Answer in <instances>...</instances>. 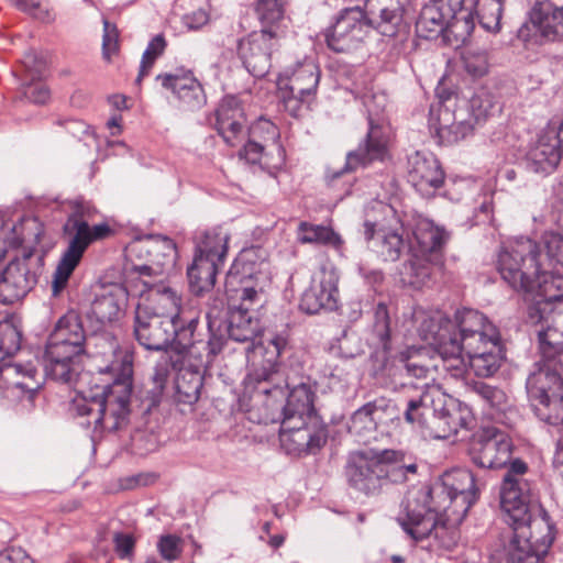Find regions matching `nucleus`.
I'll return each mask as SVG.
<instances>
[{
  "instance_id": "864d4df0",
  "label": "nucleus",
  "mask_w": 563,
  "mask_h": 563,
  "mask_svg": "<svg viewBox=\"0 0 563 563\" xmlns=\"http://www.w3.org/2000/svg\"><path fill=\"white\" fill-rule=\"evenodd\" d=\"M446 20L437 11L430 2L426 4L416 23V30L419 36L430 38L433 35L445 31Z\"/></svg>"
},
{
  "instance_id": "0eeeda50",
  "label": "nucleus",
  "mask_w": 563,
  "mask_h": 563,
  "mask_svg": "<svg viewBox=\"0 0 563 563\" xmlns=\"http://www.w3.org/2000/svg\"><path fill=\"white\" fill-rule=\"evenodd\" d=\"M420 320L418 325L419 336L429 342L444 357V369L456 380L465 379L467 374V365L461 358L456 357L460 351V335L456 322V313L454 320H451L440 311L433 313L421 312L416 314Z\"/></svg>"
},
{
  "instance_id": "f8f14e48",
  "label": "nucleus",
  "mask_w": 563,
  "mask_h": 563,
  "mask_svg": "<svg viewBox=\"0 0 563 563\" xmlns=\"http://www.w3.org/2000/svg\"><path fill=\"white\" fill-rule=\"evenodd\" d=\"M517 38L527 49L563 43V4L558 5L551 0L537 1L529 12L528 22L518 29Z\"/></svg>"
},
{
  "instance_id": "e433bc0d",
  "label": "nucleus",
  "mask_w": 563,
  "mask_h": 563,
  "mask_svg": "<svg viewBox=\"0 0 563 563\" xmlns=\"http://www.w3.org/2000/svg\"><path fill=\"white\" fill-rule=\"evenodd\" d=\"M288 0H256L255 13L261 29L286 36L290 22L286 14Z\"/></svg>"
},
{
  "instance_id": "20e7f679",
  "label": "nucleus",
  "mask_w": 563,
  "mask_h": 563,
  "mask_svg": "<svg viewBox=\"0 0 563 563\" xmlns=\"http://www.w3.org/2000/svg\"><path fill=\"white\" fill-rule=\"evenodd\" d=\"M527 472L528 465L522 460L511 464L501 486L500 507L505 522L515 532V541H520L530 555L537 556L539 563L553 543L554 526L545 514L536 517L530 515L529 487L521 479Z\"/></svg>"
},
{
  "instance_id": "c85d7f7f",
  "label": "nucleus",
  "mask_w": 563,
  "mask_h": 563,
  "mask_svg": "<svg viewBox=\"0 0 563 563\" xmlns=\"http://www.w3.org/2000/svg\"><path fill=\"white\" fill-rule=\"evenodd\" d=\"M445 400V395L434 387H421L412 389L406 399L404 418L410 424H419L427 429L428 421Z\"/></svg>"
},
{
  "instance_id": "ea45409f",
  "label": "nucleus",
  "mask_w": 563,
  "mask_h": 563,
  "mask_svg": "<svg viewBox=\"0 0 563 563\" xmlns=\"http://www.w3.org/2000/svg\"><path fill=\"white\" fill-rule=\"evenodd\" d=\"M37 375V369L32 363L20 364L3 361L0 365L1 382L31 394L41 386L40 380L36 379Z\"/></svg>"
},
{
  "instance_id": "72a5a7b5",
  "label": "nucleus",
  "mask_w": 563,
  "mask_h": 563,
  "mask_svg": "<svg viewBox=\"0 0 563 563\" xmlns=\"http://www.w3.org/2000/svg\"><path fill=\"white\" fill-rule=\"evenodd\" d=\"M126 301L125 289L114 286L95 298L91 303V314L101 323L117 321L123 316Z\"/></svg>"
},
{
  "instance_id": "7ed1b4c3",
  "label": "nucleus",
  "mask_w": 563,
  "mask_h": 563,
  "mask_svg": "<svg viewBox=\"0 0 563 563\" xmlns=\"http://www.w3.org/2000/svg\"><path fill=\"white\" fill-rule=\"evenodd\" d=\"M540 245L531 239H518L501 247L496 267L501 278L541 313L560 310L563 302V277L553 275L541 258Z\"/></svg>"
},
{
  "instance_id": "052dcab7",
  "label": "nucleus",
  "mask_w": 563,
  "mask_h": 563,
  "mask_svg": "<svg viewBox=\"0 0 563 563\" xmlns=\"http://www.w3.org/2000/svg\"><path fill=\"white\" fill-rule=\"evenodd\" d=\"M280 101L284 110L294 118H299L309 109L313 97L301 96L300 93H294L289 88L279 85Z\"/></svg>"
},
{
  "instance_id": "bb28decb",
  "label": "nucleus",
  "mask_w": 563,
  "mask_h": 563,
  "mask_svg": "<svg viewBox=\"0 0 563 563\" xmlns=\"http://www.w3.org/2000/svg\"><path fill=\"white\" fill-rule=\"evenodd\" d=\"M214 128L230 146H238L246 135V117L235 96H225L216 110Z\"/></svg>"
},
{
  "instance_id": "9d476101",
  "label": "nucleus",
  "mask_w": 563,
  "mask_h": 563,
  "mask_svg": "<svg viewBox=\"0 0 563 563\" xmlns=\"http://www.w3.org/2000/svg\"><path fill=\"white\" fill-rule=\"evenodd\" d=\"M466 516H457L455 511H435L431 505L415 509L407 506V517L400 521L405 532L415 541L433 536L440 545L451 550L460 539L459 526Z\"/></svg>"
},
{
  "instance_id": "c9c22d12",
  "label": "nucleus",
  "mask_w": 563,
  "mask_h": 563,
  "mask_svg": "<svg viewBox=\"0 0 563 563\" xmlns=\"http://www.w3.org/2000/svg\"><path fill=\"white\" fill-rule=\"evenodd\" d=\"M474 123L463 118L462 113L453 112L445 103L438 108L435 131L439 137L449 143L459 142L472 134Z\"/></svg>"
},
{
  "instance_id": "4be33fe9",
  "label": "nucleus",
  "mask_w": 563,
  "mask_h": 563,
  "mask_svg": "<svg viewBox=\"0 0 563 563\" xmlns=\"http://www.w3.org/2000/svg\"><path fill=\"white\" fill-rule=\"evenodd\" d=\"M542 328L538 332L541 355L539 371L553 372L563 358V316L560 310H549L541 317Z\"/></svg>"
},
{
  "instance_id": "680f3d73",
  "label": "nucleus",
  "mask_w": 563,
  "mask_h": 563,
  "mask_svg": "<svg viewBox=\"0 0 563 563\" xmlns=\"http://www.w3.org/2000/svg\"><path fill=\"white\" fill-rule=\"evenodd\" d=\"M166 45L167 44H166L165 37L162 34L156 35L148 43L146 49L144 51V53L142 55L139 75L135 80L137 85H141L142 79L150 74L155 60L161 55H163V53L166 48Z\"/></svg>"
},
{
  "instance_id": "5701e85b",
  "label": "nucleus",
  "mask_w": 563,
  "mask_h": 563,
  "mask_svg": "<svg viewBox=\"0 0 563 563\" xmlns=\"http://www.w3.org/2000/svg\"><path fill=\"white\" fill-rule=\"evenodd\" d=\"M338 280L334 269L322 266L303 292L300 308L309 314L318 313L322 309L334 310L339 298Z\"/></svg>"
},
{
  "instance_id": "a878e982",
  "label": "nucleus",
  "mask_w": 563,
  "mask_h": 563,
  "mask_svg": "<svg viewBox=\"0 0 563 563\" xmlns=\"http://www.w3.org/2000/svg\"><path fill=\"white\" fill-rule=\"evenodd\" d=\"M399 362L407 373L418 379H435L434 374H443V378H452L444 369V357L433 346H409L399 353Z\"/></svg>"
},
{
  "instance_id": "4d7b16f0",
  "label": "nucleus",
  "mask_w": 563,
  "mask_h": 563,
  "mask_svg": "<svg viewBox=\"0 0 563 563\" xmlns=\"http://www.w3.org/2000/svg\"><path fill=\"white\" fill-rule=\"evenodd\" d=\"M432 272L433 267L429 263L416 258L404 264L401 279L413 288H421L431 280Z\"/></svg>"
},
{
  "instance_id": "3c124183",
  "label": "nucleus",
  "mask_w": 563,
  "mask_h": 563,
  "mask_svg": "<svg viewBox=\"0 0 563 563\" xmlns=\"http://www.w3.org/2000/svg\"><path fill=\"white\" fill-rule=\"evenodd\" d=\"M175 386L178 401L190 405L200 397L202 377L198 371L180 369Z\"/></svg>"
},
{
  "instance_id": "cd10ccee",
  "label": "nucleus",
  "mask_w": 563,
  "mask_h": 563,
  "mask_svg": "<svg viewBox=\"0 0 563 563\" xmlns=\"http://www.w3.org/2000/svg\"><path fill=\"white\" fill-rule=\"evenodd\" d=\"M27 258L11 261L0 278V299L4 303H13L23 297L36 284V275L31 273Z\"/></svg>"
},
{
  "instance_id": "6ab92c4d",
  "label": "nucleus",
  "mask_w": 563,
  "mask_h": 563,
  "mask_svg": "<svg viewBox=\"0 0 563 563\" xmlns=\"http://www.w3.org/2000/svg\"><path fill=\"white\" fill-rule=\"evenodd\" d=\"M327 429L317 421L283 418L279 440L288 454L301 455L316 453L327 442Z\"/></svg>"
},
{
  "instance_id": "dca6fc26",
  "label": "nucleus",
  "mask_w": 563,
  "mask_h": 563,
  "mask_svg": "<svg viewBox=\"0 0 563 563\" xmlns=\"http://www.w3.org/2000/svg\"><path fill=\"white\" fill-rule=\"evenodd\" d=\"M194 330L188 327H178L169 319H159L135 311L134 335L137 342L146 350H165L173 341L179 352L183 344H189Z\"/></svg>"
},
{
  "instance_id": "c756f323",
  "label": "nucleus",
  "mask_w": 563,
  "mask_h": 563,
  "mask_svg": "<svg viewBox=\"0 0 563 563\" xmlns=\"http://www.w3.org/2000/svg\"><path fill=\"white\" fill-rule=\"evenodd\" d=\"M368 27L385 36H394L402 21V9L398 0H366L365 10Z\"/></svg>"
},
{
  "instance_id": "423d86ee",
  "label": "nucleus",
  "mask_w": 563,
  "mask_h": 563,
  "mask_svg": "<svg viewBox=\"0 0 563 563\" xmlns=\"http://www.w3.org/2000/svg\"><path fill=\"white\" fill-rule=\"evenodd\" d=\"M87 209L85 206L78 205L63 225V233L69 236V242L53 274L52 292L54 296H58L67 287L70 276L80 264L88 246L93 242L109 239L115 233V230L107 222L90 227L85 219Z\"/></svg>"
},
{
  "instance_id": "1a4fd4ad",
  "label": "nucleus",
  "mask_w": 563,
  "mask_h": 563,
  "mask_svg": "<svg viewBox=\"0 0 563 563\" xmlns=\"http://www.w3.org/2000/svg\"><path fill=\"white\" fill-rule=\"evenodd\" d=\"M137 292L140 301L136 311L139 313L169 319L174 324L188 327L194 331L197 329L200 311L191 306H181V297L172 287L142 279Z\"/></svg>"
},
{
  "instance_id": "e2e57ef3",
  "label": "nucleus",
  "mask_w": 563,
  "mask_h": 563,
  "mask_svg": "<svg viewBox=\"0 0 563 563\" xmlns=\"http://www.w3.org/2000/svg\"><path fill=\"white\" fill-rule=\"evenodd\" d=\"M152 235L131 241L125 250V258L132 265V271L137 273V265L150 264Z\"/></svg>"
},
{
  "instance_id": "9b49d317",
  "label": "nucleus",
  "mask_w": 563,
  "mask_h": 563,
  "mask_svg": "<svg viewBox=\"0 0 563 563\" xmlns=\"http://www.w3.org/2000/svg\"><path fill=\"white\" fill-rule=\"evenodd\" d=\"M404 459V452L396 450H383L372 456L357 454L346 466L349 485L365 496H377L390 475L389 465Z\"/></svg>"
},
{
  "instance_id": "49530a36",
  "label": "nucleus",
  "mask_w": 563,
  "mask_h": 563,
  "mask_svg": "<svg viewBox=\"0 0 563 563\" xmlns=\"http://www.w3.org/2000/svg\"><path fill=\"white\" fill-rule=\"evenodd\" d=\"M413 236L422 253H435L441 251L449 240V233L428 219L417 221L413 229Z\"/></svg>"
},
{
  "instance_id": "5fc2aeb1",
  "label": "nucleus",
  "mask_w": 563,
  "mask_h": 563,
  "mask_svg": "<svg viewBox=\"0 0 563 563\" xmlns=\"http://www.w3.org/2000/svg\"><path fill=\"white\" fill-rule=\"evenodd\" d=\"M249 136L272 147L276 154H284L282 145L278 143L279 130L271 120L261 118L249 129Z\"/></svg>"
},
{
  "instance_id": "13d9d810",
  "label": "nucleus",
  "mask_w": 563,
  "mask_h": 563,
  "mask_svg": "<svg viewBox=\"0 0 563 563\" xmlns=\"http://www.w3.org/2000/svg\"><path fill=\"white\" fill-rule=\"evenodd\" d=\"M471 388L497 412H504L508 408V397L501 388L488 385L484 382H474Z\"/></svg>"
},
{
  "instance_id": "a211bd4d",
  "label": "nucleus",
  "mask_w": 563,
  "mask_h": 563,
  "mask_svg": "<svg viewBox=\"0 0 563 563\" xmlns=\"http://www.w3.org/2000/svg\"><path fill=\"white\" fill-rule=\"evenodd\" d=\"M285 35L260 29L242 38L238 54L243 65L254 77H264L271 69L272 57L282 47Z\"/></svg>"
},
{
  "instance_id": "338daca9",
  "label": "nucleus",
  "mask_w": 563,
  "mask_h": 563,
  "mask_svg": "<svg viewBox=\"0 0 563 563\" xmlns=\"http://www.w3.org/2000/svg\"><path fill=\"white\" fill-rule=\"evenodd\" d=\"M373 334L378 344L385 350L390 346V318L388 308L385 303H378L375 309V322L373 325Z\"/></svg>"
},
{
  "instance_id": "2eb2a0df",
  "label": "nucleus",
  "mask_w": 563,
  "mask_h": 563,
  "mask_svg": "<svg viewBox=\"0 0 563 563\" xmlns=\"http://www.w3.org/2000/svg\"><path fill=\"white\" fill-rule=\"evenodd\" d=\"M514 444L511 438L496 427H483L477 430L471 441L470 455L472 461L483 468H504L518 459L511 460Z\"/></svg>"
},
{
  "instance_id": "c03bdc74",
  "label": "nucleus",
  "mask_w": 563,
  "mask_h": 563,
  "mask_svg": "<svg viewBox=\"0 0 563 563\" xmlns=\"http://www.w3.org/2000/svg\"><path fill=\"white\" fill-rule=\"evenodd\" d=\"M314 390L310 384L300 383L294 386L283 408L284 418H299L311 420L314 413Z\"/></svg>"
},
{
  "instance_id": "f257e3e1",
  "label": "nucleus",
  "mask_w": 563,
  "mask_h": 563,
  "mask_svg": "<svg viewBox=\"0 0 563 563\" xmlns=\"http://www.w3.org/2000/svg\"><path fill=\"white\" fill-rule=\"evenodd\" d=\"M81 353L96 361L100 358L97 373L110 375L112 383L102 386L96 383L95 389H80L69 410L80 426L91 428L95 433L117 431L126 424L130 415L133 353L120 349L106 335L95 334L88 338L85 346L48 339L45 358L75 361Z\"/></svg>"
},
{
  "instance_id": "37998d69",
  "label": "nucleus",
  "mask_w": 563,
  "mask_h": 563,
  "mask_svg": "<svg viewBox=\"0 0 563 563\" xmlns=\"http://www.w3.org/2000/svg\"><path fill=\"white\" fill-rule=\"evenodd\" d=\"M45 374L49 379L76 385L77 394L80 395V389L90 390L93 387L87 389L86 384L92 383L93 378L90 373H79L78 366L75 361H63V360H47L45 358Z\"/></svg>"
},
{
  "instance_id": "f704fd0d",
  "label": "nucleus",
  "mask_w": 563,
  "mask_h": 563,
  "mask_svg": "<svg viewBox=\"0 0 563 563\" xmlns=\"http://www.w3.org/2000/svg\"><path fill=\"white\" fill-rule=\"evenodd\" d=\"M230 232L221 225L207 229L196 235V256L224 263Z\"/></svg>"
},
{
  "instance_id": "79ce46f5",
  "label": "nucleus",
  "mask_w": 563,
  "mask_h": 563,
  "mask_svg": "<svg viewBox=\"0 0 563 563\" xmlns=\"http://www.w3.org/2000/svg\"><path fill=\"white\" fill-rule=\"evenodd\" d=\"M221 265L223 263L195 255L192 264L187 269L191 292L199 296L211 290Z\"/></svg>"
},
{
  "instance_id": "bf43d9fd",
  "label": "nucleus",
  "mask_w": 563,
  "mask_h": 563,
  "mask_svg": "<svg viewBox=\"0 0 563 563\" xmlns=\"http://www.w3.org/2000/svg\"><path fill=\"white\" fill-rule=\"evenodd\" d=\"M374 420L376 429L379 427H397L400 423V416L397 406L388 399L378 398L373 401Z\"/></svg>"
},
{
  "instance_id": "a19ab883",
  "label": "nucleus",
  "mask_w": 563,
  "mask_h": 563,
  "mask_svg": "<svg viewBox=\"0 0 563 563\" xmlns=\"http://www.w3.org/2000/svg\"><path fill=\"white\" fill-rule=\"evenodd\" d=\"M562 151L563 146H561L559 140L545 126L536 145L529 152V157L538 166V169L548 172L559 164Z\"/></svg>"
},
{
  "instance_id": "4468645a",
  "label": "nucleus",
  "mask_w": 563,
  "mask_h": 563,
  "mask_svg": "<svg viewBox=\"0 0 563 563\" xmlns=\"http://www.w3.org/2000/svg\"><path fill=\"white\" fill-rule=\"evenodd\" d=\"M368 131L362 144L347 154L344 172H353L360 167H367L373 163H385L391 159V148L394 145V132L391 126L384 122H375L369 118ZM343 174L335 173L330 178V184Z\"/></svg>"
},
{
  "instance_id": "393cba45",
  "label": "nucleus",
  "mask_w": 563,
  "mask_h": 563,
  "mask_svg": "<svg viewBox=\"0 0 563 563\" xmlns=\"http://www.w3.org/2000/svg\"><path fill=\"white\" fill-rule=\"evenodd\" d=\"M444 172L432 155L416 152L408 158V181L424 197L432 196L444 184Z\"/></svg>"
},
{
  "instance_id": "774afa93",
  "label": "nucleus",
  "mask_w": 563,
  "mask_h": 563,
  "mask_svg": "<svg viewBox=\"0 0 563 563\" xmlns=\"http://www.w3.org/2000/svg\"><path fill=\"white\" fill-rule=\"evenodd\" d=\"M542 244L545 255L541 256L542 261L548 262L547 266L552 264L563 267V235L554 232H547L542 236Z\"/></svg>"
},
{
  "instance_id": "473e14b6",
  "label": "nucleus",
  "mask_w": 563,
  "mask_h": 563,
  "mask_svg": "<svg viewBox=\"0 0 563 563\" xmlns=\"http://www.w3.org/2000/svg\"><path fill=\"white\" fill-rule=\"evenodd\" d=\"M437 409L427 427L433 438L449 439L455 435L460 429L467 427V420L462 410L452 402L449 405L446 399Z\"/></svg>"
},
{
  "instance_id": "69168bd1",
  "label": "nucleus",
  "mask_w": 563,
  "mask_h": 563,
  "mask_svg": "<svg viewBox=\"0 0 563 563\" xmlns=\"http://www.w3.org/2000/svg\"><path fill=\"white\" fill-rule=\"evenodd\" d=\"M22 333L20 329L11 321L0 322V352L4 355H11L20 350Z\"/></svg>"
},
{
  "instance_id": "aec40b11",
  "label": "nucleus",
  "mask_w": 563,
  "mask_h": 563,
  "mask_svg": "<svg viewBox=\"0 0 563 563\" xmlns=\"http://www.w3.org/2000/svg\"><path fill=\"white\" fill-rule=\"evenodd\" d=\"M367 29L364 9L346 8L340 11L334 24L325 30L324 40L331 51L347 53L362 42Z\"/></svg>"
},
{
  "instance_id": "f03ea898",
  "label": "nucleus",
  "mask_w": 563,
  "mask_h": 563,
  "mask_svg": "<svg viewBox=\"0 0 563 563\" xmlns=\"http://www.w3.org/2000/svg\"><path fill=\"white\" fill-rule=\"evenodd\" d=\"M263 250H243L234 260L225 280L231 310L228 334L236 342L253 341L262 328L256 310L265 302V287L269 283L268 263Z\"/></svg>"
},
{
  "instance_id": "de8ad7c7",
  "label": "nucleus",
  "mask_w": 563,
  "mask_h": 563,
  "mask_svg": "<svg viewBox=\"0 0 563 563\" xmlns=\"http://www.w3.org/2000/svg\"><path fill=\"white\" fill-rule=\"evenodd\" d=\"M23 66L25 68L26 77L32 80V82L24 85L23 93L24 96L34 103L44 104L48 101L51 97V92L45 84L41 81H34L35 79L42 76L43 63L36 62L35 54L27 53L23 60Z\"/></svg>"
},
{
  "instance_id": "8fccbe9b",
  "label": "nucleus",
  "mask_w": 563,
  "mask_h": 563,
  "mask_svg": "<svg viewBox=\"0 0 563 563\" xmlns=\"http://www.w3.org/2000/svg\"><path fill=\"white\" fill-rule=\"evenodd\" d=\"M272 147L266 144L255 141L249 136L247 143L240 151V158L245 159L250 164H261L267 168H278L284 164V154H272Z\"/></svg>"
},
{
  "instance_id": "7c9ffc66",
  "label": "nucleus",
  "mask_w": 563,
  "mask_h": 563,
  "mask_svg": "<svg viewBox=\"0 0 563 563\" xmlns=\"http://www.w3.org/2000/svg\"><path fill=\"white\" fill-rule=\"evenodd\" d=\"M319 80L318 65L310 59H305L294 68L287 69L284 77L280 78L279 85L289 88L294 93L316 98Z\"/></svg>"
},
{
  "instance_id": "a18cd8bd",
  "label": "nucleus",
  "mask_w": 563,
  "mask_h": 563,
  "mask_svg": "<svg viewBox=\"0 0 563 563\" xmlns=\"http://www.w3.org/2000/svg\"><path fill=\"white\" fill-rule=\"evenodd\" d=\"M297 241L301 244H320L340 250L343 240L332 228L301 221L297 228Z\"/></svg>"
},
{
  "instance_id": "6e6d98bb",
  "label": "nucleus",
  "mask_w": 563,
  "mask_h": 563,
  "mask_svg": "<svg viewBox=\"0 0 563 563\" xmlns=\"http://www.w3.org/2000/svg\"><path fill=\"white\" fill-rule=\"evenodd\" d=\"M475 23L471 12L464 10L446 24L444 35L455 44H463L472 35Z\"/></svg>"
},
{
  "instance_id": "f3484780",
  "label": "nucleus",
  "mask_w": 563,
  "mask_h": 563,
  "mask_svg": "<svg viewBox=\"0 0 563 563\" xmlns=\"http://www.w3.org/2000/svg\"><path fill=\"white\" fill-rule=\"evenodd\" d=\"M528 391L541 420L553 426L563 423V382L559 374L538 371L528 379Z\"/></svg>"
},
{
  "instance_id": "0e129e2a",
  "label": "nucleus",
  "mask_w": 563,
  "mask_h": 563,
  "mask_svg": "<svg viewBox=\"0 0 563 563\" xmlns=\"http://www.w3.org/2000/svg\"><path fill=\"white\" fill-rule=\"evenodd\" d=\"M180 355L181 354L178 352L177 358H176V361H174L172 355H169L168 353H165L161 356V358L156 363V366L154 368V374L152 376L154 387L151 390V393L154 396L162 395V393L166 386V383L168 380L170 369L176 367V364L180 360Z\"/></svg>"
},
{
  "instance_id": "2f4dec72",
  "label": "nucleus",
  "mask_w": 563,
  "mask_h": 563,
  "mask_svg": "<svg viewBox=\"0 0 563 563\" xmlns=\"http://www.w3.org/2000/svg\"><path fill=\"white\" fill-rule=\"evenodd\" d=\"M177 258L175 242L162 235L152 236L150 264L137 265L140 277L162 275L165 268L173 267Z\"/></svg>"
},
{
  "instance_id": "09e8293b",
  "label": "nucleus",
  "mask_w": 563,
  "mask_h": 563,
  "mask_svg": "<svg viewBox=\"0 0 563 563\" xmlns=\"http://www.w3.org/2000/svg\"><path fill=\"white\" fill-rule=\"evenodd\" d=\"M49 339L68 344L74 343L78 346H85L88 341L80 318L74 312L67 313L58 320Z\"/></svg>"
},
{
  "instance_id": "39448f33",
  "label": "nucleus",
  "mask_w": 563,
  "mask_h": 563,
  "mask_svg": "<svg viewBox=\"0 0 563 563\" xmlns=\"http://www.w3.org/2000/svg\"><path fill=\"white\" fill-rule=\"evenodd\" d=\"M456 322L460 335V351L456 357L465 363V353L476 376H493L503 361L498 329L482 312L466 308L456 311Z\"/></svg>"
},
{
  "instance_id": "4c0bfd02",
  "label": "nucleus",
  "mask_w": 563,
  "mask_h": 563,
  "mask_svg": "<svg viewBox=\"0 0 563 563\" xmlns=\"http://www.w3.org/2000/svg\"><path fill=\"white\" fill-rule=\"evenodd\" d=\"M511 530L492 547L489 563H538L536 555H530L520 541H515Z\"/></svg>"
},
{
  "instance_id": "412c9836",
  "label": "nucleus",
  "mask_w": 563,
  "mask_h": 563,
  "mask_svg": "<svg viewBox=\"0 0 563 563\" xmlns=\"http://www.w3.org/2000/svg\"><path fill=\"white\" fill-rule=\"evenodd\" d=\"M288 343L287 335L275 334L257 346L263 361L252 374V378L257 383L256 388L260 393L268 395L279 391L282 394L279 383L284 382V378L279 374L280 357L288 347Z\"/></svg>"
},
{
  "instance_id": "6e6552de",
  "label": "nucleus",
  "mask_w": 563,
  "mask_h": 563,
  "mask_svg": "<svg viewBox=\"0 0 563 563\" xmlns=\"http://www.w3.org/2000/svg\"><path fill=\"white\" fill-rule=\"evenodd\" d=\"M420 496L428 500V505H431L433 510L451 509L460 517L467 515L478 499L479 493L471 471L453 468L445 472L429 490L421 492Z\"/></svg>"
},
{
  "instance_id": "603ef678",
  "label": "nucleus",
  "mask_w": 563,
  "mask_h": 563,
  "mask_svg": "<svg viewBox=\"0 0 563 563\" xmlns=\"http://www.w3.org/2000/svg\"><path fill=\"white\" fill-rule=\"evenodd\" d=\"M504 0H477L475 12L481 26L492 33L500 31Z\"/></svg>"
},
{
  "instance_id": "ddd939ff",
  "label": "nucleus",
  "mask_w": 563,
  "mask_h": 563,
  "mask_svg": "<svg viewBox=\"0 0 563 563\" xmlns=\"http://www.w3.org/2000/svg\"><path fill=\"white\" fill-rule=\"evenodd\" d=\"M401 224L395 209L385 203L373 207L364 222V235L384 261H397L404 247Z\"/></svg>"
},
{
  "instance_id": "58836bf2",
  "label": "nucleus",
  "mask_w": 563,
  "mask_h": 563,
  "mask_svg": "<svg viewBox=\"0 0 563 563\" xmlns=\"http://www.w3.org/2000/svg\"><path fill=\"white\" fill-rule=\"evenodd\" d=\"M188 343V345L183 344L179 353L183 354V358H195V363L190 364L195 367L209 365L224 346V340L221 335L209 333L207 341L198 340L196 339V330Z\"/></svg>"
},
{
  "instance_id": "b1692460",
  "label": "nucleus",
  "mask_w": 563,
  "mask_h": 563,
  "mask_svg": "<svg viewBox=\"0 0 563 563\" xmlns=\"http://www.w3.org/2000/svg\"><path fill=\"white\" fill-rule=\"evenodd\" d=\"M156 80L189 110L200 109L207 102L202 85L190 70L177 68L174 71L158 74Z\"/></svg>"
}]
</instances>
